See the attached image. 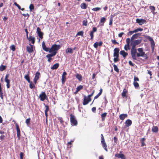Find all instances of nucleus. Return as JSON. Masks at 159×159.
<instances>
[{
    "mask_svg": "<svg viewBox=\"0 0 159 159\" xmlns=\"http://www.w3.org/2000/svg\"><path fill=\"white\" fill-rule=\"evenodd\" d=\"M75 76L76 78L77 79L79 80V81H82V77L81 75L79 74H76Z\"/></svg>",
    "mask_w": 159,
    "mask_h": 159,
    "instance_id": "nucleus-36",
    "label": "nucleus"
},
{
    "mask_svg": "<svg viewBox=\"0 0 159 159\" xmlns=\"http://www.w3.org/2000/svg\"><path fill=\"white\" fill-rule=\"evenodd\" d=\"M134 82H137V81H139V78L137 77H136L135 76H134Z\"/></svg>",
    "mask_w": 159,
    "mask_h": 159,
    "instance_id": "nucleus-52",
    "label": "nucleus"
},
{
    "mask_svg": "<svg viewBox=\"0 0 159 159\" xmlns=\"http://www.w3.org/2000/svg\"><path fill=\"white\" fill-rule=\"evenodd\" d=\"M10 48L13 51H15L16 50L15 46L14 45H11L10 47Z\"/></svg>",
    "mask_w": 159,
    "mask_h": 159,
    "instance_id": "nucleus-50",
    "label": "nucleus"
},
{
    "mask_svg": "<svg viewBox=\"0 0 159 159\" xmlns=\"http://www.w3.org/2000/svg\"><path fill=\"white\" fill-rule=\"evenodd\" d=\"M6 137V136L4 135H0V139L1 141L3 140Z\"/></svg>",
    "mask_w": 159,
    "mask_h": 159,
    "instance_id": "nucleus-55",
    "label": "nucleus"
},
{
    "mask_svg": "<svg viewBox=\"0 0 159 159\" xmlns=\"http://www.w3.org/2000/svg\"><path fill=\"white\" fill-rule=\"evenodd\" d=\"M16 128L17 131V137L18 138V139H20V130L19 127V126L17 124H16Z\"/></svg>",
    "mask_w": 159,
    "mask_h": 159,
    "instance_id": "nucleus-15",
    "label": "nucleus"
},
{
    "mask_svg": "<svg viewBox=\"0 0 159 159\" xmlns=\"http://www.w3.org/2000/svg\"><path fill=\"white\" fill-rule=\"evenodd\" d=\"M14 4L16 6V7H17L19 9V10H20L21 9V7L18 4H17L16 2H15L14 3Z\"/></svg>",
    "mask_w": 159,
    "mask_h": 159,
    "instance_id": "nucleus-57",
    "label": "nucleus"
},
{
    "mask_svg": "<svg viewBox=\"0 0 159 159\" xmlns=\"http://www.w3.org/2000/svg\"><path fill=\"white\" fill-rule=\"evenodd\" d=\"M102 88L100 90V92L94 98V100L98 98L102 94Z\"/></svg>",
    "mask_w": 159,
    "mask_h": 159,
    "instance_id": "nucleus-35",
    "label": "nucleus"
},
{
    "mask_svg": "<svg viewBox=\"0 0 159 159\" xmlns=\"http://www.w3.org/2000/svg\"><path fill=\"white\" fill-rule=\"evenodd\" d=\"M130 48V44L128 45V44H125L124 46V49L125 50L127 51L128 50H129Z\"/></svg>",
    "mask_w": 159,
    "mask_h": 159,
    "instance_id": "nucleus-42",
    "label": "nucleus"
},
{
    "mask_svg": "<svg viewBox=\"0 0 159 159\" xmlns=\"http://www.w3.org/2000/svg\"><path fill=\"white\" fill-rule=\"evenodd\" d=\"M28 39L30 42H31L33 44H34L35 42V38L31 36H30L29 38H28Z\"/></svg>",
    "mask_w": 159,
    "mask_h": 159,
    "instance_id": "nucleus-19",
    "label": "nucleus"
},
{
    "mask_svg": "<svg viewBox=\"0 0 159 159\" xmlns=\"http://www.w3.org/2000/svg\"><path fill=\"white\" fill-rule=\"evenodd\" d=\"M39 98L41 101H43L45 99H48V97L45 92H42L39 95Z\"/></svg>",
    "mask_w": 159,
    "mask_h": 159,
    "instance_id": "nucleus-7",
    "label": "nucleus"
},
{
    "mask_svg": "<svg viewBox=\"0 0 159 159\" xmlns=\"http://www.w3.org/2000/svg\"><path fill=\"white\" fill-rule=\"evenodd\" d=\"M106 21V18L105 17H102L101 19L100 23H104Z\"/></svg>",
    "mask_w": 159,
    "mask_h": 159,
    "instance_id": "nucleus-58",
    "label": "nucleus"
},
{
    "mask_svg": "<svg viewBox=\"0 0 159 159\" xmlns=\"http://www.w3.org/2000/svg\"><path fill=\"white\" fill-rule=\"evenodd\" d=\"M94 33H93V32H90V35L91 37V39L92 40H93V38L94 37V35H93Z\"/></svg>",
    "mask_w": 159,
    "mask_h": 159,
    "instance_id": "nucleus-51",
    "label": "nucleus"
},
{
    "mask_svg": "<svg viewBox=\"0 0 159 159\" xmlns=\"http://www.w3.org/2000/svg\"><path fill=\"white\" fill-rule=\"evenodd\" d=\"M133 84L136 89H139V83L137 82H134L133 83Z\"/></svg>",
    "mask_w": 159,
    "mask_h": 159,
    "instance_id": "nucleus-32",
    "label": "nucleus"
},
{
    "mask_svg": "<svg viewBox=\"0 0 159 159\" xmlns=\"http://www.w3.org/2000/svg\"><path fill=\"white\" fill-rule=\"evenodd\" d=\"M141 34V33H139L134 34L132 36L131 38V41L133 40L134 39H137L139 36Z\"/></svg>",
    "mask_w": 159,
    "mask_h": 159,
    "instance_id": "nucleus-21",
    "label": "nucleus"
},
{
    "mask_svg": "<svg viewBox=\"0 0 159 159\" xmlns=\"http://www.w3.org/2000/svg\"><path fill=\"white\" fill-rule=\"evenodd\" d=\"M81 8L82 9H86L87 7V5L84 3H82L80 4Z\"/></svg>",
    "mask_w": 159,
    "mask_h": 159,
    "instance_id": "nucleus-37",
    "label": "nucleus"
},
{
    "mask_svg": "<svg viewBox=\"0 0 159 159\" xmlns=\"http://www.w3.org/2000/svg\"><path fill=\"white\" fill-rule=\"evenodd\" d=\"M128 117V115L127 114H122L120 115V119L122 120H124L125 118Z\"/></svg>",
    "mask_w": 159,
    "mask_h": 159,
    "instance_id": "nucleus-22",
    "label": "nucleus"
},
{
    "mask_svg": "<svg viewBox=\"0 0 159 159\" xmlns=\"http://www.w3.org/2000/svg\"><path fill=\"white\" fill-rule=\"evenodd\" d=\"M136 22L139 24V25H142V24H144L146 22V21L144 19H137L136 20Z\"/></svg>",
    "mask_w": 159,
    "mask_h": 159,
    "instance_id": "nucleus-16",
    "label": "nucleus"
},
{
    "mask_svg": "<svg viewBox=\"0 0 159 159\" xmlns=\"http://www.w3.org/2000/svg\"><path fill=\"white\" fill-rule=\"evenodd\" d=\"M148 72V73L150 75V79H151L152 77V72L150 70H147Z\"/></svg>",
    "mask_w": 159,
    "mask_h": 159,
    "instance_id": "nucleus-60",
    "label": "nucleus"
},
{
    "mask_svg": "<svg viewBox=\"0 0 159 159\" xmlns=\"http://www.w3.org/2000/svg\"><path fill=\"white\" fill-rule=\"evenodd\" d=\"M137 50L139 52V53H137L136 54L137 57H147V55L145 54V52L143 51L142 48H138Z\"/></svg>",
    "mask_w": 159,
    "mask_h": 159,
    "instance_id": "nucleus-4",
    "label": "nucleus"
},
{
    "mask_svg": "<svg viewBox=\"0 0 159 159\" xmlns=\"http://www.w3.org/2000/svg\"><path fill=\"white\" fill-rule=\"evenodd\" d=\"M42 47L43 49L46 52H49V48H47L46 47V46L45 44V43L44 42H43L42 43Z\"/></svg>",
    "mask_w": 159,
    "mask_h": 159,
    "instance_id": "nucleus-23",
    "label": "nucleus"
},
{
    "mask_svg": "<svg viewBox=\"0 0 159 159\" xmlns=\"http://www.w3.org/2000/svg\"><path fill=\"white\" fill-rule=\"evenodd\" d=\"M91 98H89L88 96L86 97L85 95H84L83 102V105H85L88 104L91 101Z\"/></svg>",
    "mask_w": 159,
    "mask_h": 159,
    "instance_id": "nucleus-6",
    "label": "nucleus"
},
{
    "mask_svg": "<svg viewBox=\"0 0 159 159\" xmlns=\"http://www.w3.org/2000/svg\"><path fill=\"white\" fill-rule=\"evenodd\" d=\"M121 151H120V153H121ZM124 156L125 155L122 153H117L115 155V156L116 157L118 158H121V159H122Z\"/></svg>",
    "mask_w": 159,
    "mask_h": 159,
    "instance_id": "nucleus-27",
    "label": "nucleus"
},
{
    "mask_svg": "<svg viewBox=\"0 0 159 159\" xmlns=\"http://www.w3.org/2000/svg\"><path fill=\"white\" fill-rule=\"evenodd\" d=\"M101 9V8L99 7H97L95 8H93L92 9V10L93 11H97L100 10Z\"/></svg>",
    "mask_w": 159,
    "mask_h": 159,
    "instance_id": "nucleus-48",
    "label": "nucleus"
},
{
    "mask_svg": "<svg viewBox=\"0 0 159 159\" xmlns=\"http://www.w3.org/2000/svg\"><path fill=\"white\" fill-rule=\"evenodd\" d=\"M45 107H46V109L45 111V116L46 117V121H47V118L48 116V112L49 110V106L48 105H46L45 106Z\"/></svg>",
    "mask_w": 159,
    "mask_h": 159,
    "instance_id": "nucleus-20",
    "label": "nucleus"
},
{
    "mask_svg": "<svg viewBox=\"0 0 159 159\" xmlns=\"http://www.w3.org/2000/svg\"><path fill=\"white\" fill-rule=\"evenodd\" d=\"M67 73L66 71L63 72L61 76V82L62 84H64L66 80V76Z\"/></svg>",
    "mask_w": 159,
    "mask_h": 159,
    "instance_id": "nucleus-13",
    "label": "nucleus"
},
{
    "mask_svg": "<svg viewBox=\"0 0 159 159\" xmlns=\"http://www.w3.org/2000/svg\"><path fill=\"white\" fill-rule=\"evenodd\" d=\"M152 131L154 133H157L158 131V129L157 126H154L152 128Z\"/></svg>",
    "mask_w": 159,
    "mask_h": 159,
    "instance_id": "nucleus-34",
    "label": "nucleus"
},
{
    "mask_svg": "<svg viewBox=\"0 0 159 159\" xmlns=\"http://www.w3.org/2000/svg\"><path fill=\"white\" fill-rule=\"evenodd\" d=\"M30 47L28 46H27V51L29 53H31L33 52V46L30 43L29 44Z\"/></svg>",
    "mask_w": 159,
    "mask_h": 159,
    "instance_id": "nucleus-14",
    "label": "nucleus"
},
{
    "mask_svg": "<svg viewBox=\"0 0 159 159\" xmlns=\"http://www.w3.org/2000/svg\"><path fill=\"white\" fill-rule=\"evenodd\" d=\"M59 64L58 63H56L51 67V69L53 70L57 69L59 67Z\"/></svg>",
    "mask_w": 159,
    "mask_h": 159,
    "instance_id": "nucleus-28",
    "label": "nucleus"
},
{
    "mask_svg": "<svg viewBox=\"0 0 159 159\" xmlns=\"http://www.w3.org/2000/svg\"><path fill=\"white\" fill-rule=\"evenodd\" d=\"M120 54L124 58H125L128 55V53L125 52L124 50H122L120 51Z\"/></svg>",
    "mask_w": 159,
    "mask_h": 159,
    "instance_id": "nucleus-24",
    "label": "nucleus"
},
{
    "mask_svg": "<svg viewBox=\"0 0 159 159\" xmlns=\"http://www.w3.org/2000/svg\"><path fill=\"white\" fill-rule=\"evenodd\" d=\"M24 153L22 152H21L20 153V159H23V156Z\"/></svg>",
    "mask_w": 159,
    "mask_h": 159,
    "instance_id": "nucleus-64",
    "label": "nucleus"
},
{
    "mask_svg": "<svg viewBox=\"0 0 159 159\" xmlns=\"http://www.w3.org/2000/svg\"><path fill=\"white\" fill-rule=\"evenodd\" d=\"M141 41L142 40L141 39L135 40L132 41L131 43L132 47L135 48V46L139 44Z\"/></svg>",
    "mask_w": 159,
    "mask_h": 159,
    "instance_id": "nucleus-10",
    "label": "nucleus"
},
{
    "mask_svg": "<svg viewBox=\"0 0 159 159\" xmlns=\"http://www.w3.org/2000/svg\"><path fill=\"white\" fill-rule=\"evenodd\" d=\"M36 32L38 34L39 37L41 39H42L43 38V33L41 31V29L39 27H37Z\"/></svg>",
    "mask_w": 159,
    "mask_h": 159,
    "instance_id": "nucleus-12",
    "label": "nucleus"
},
{
    "mask_svg": "<svg viewBox=\"0 0 159 159\" xmlns=\"http://www.w3.org/2000/svg\"><path fill=\"white\" fill-rule=\"evenodd\" d=\"M101 142L105 141L104 137H103V135L102 134H101Z\"/></svg>",
    "mask_w": 159,
    "mask_h": 159,
    "instance_id": "nucleus-61",
    "label": "nucleus"
},
{
    "mask_svg": "<svg viewBox=\"0 0 159 159\" xmlns=\"http://www.w3.org/2000/svg\"><path fill=\"white\" fill-rule=\"evenodd\" d=\"M73 52V49L71 48H68L66 50V53H70V54H72Z\"/></svg>",
    "mask_w": 159,
    "mask_h": 159,
    "instance_id": "nucleus-26",
    "label": "nucleus"
},
{
    "mask_svg": "<svg viewBox=\"0 0 159 159\" xmlns=\"http://www.w3.org/2000/svg\"><path fill=\"white\" fill-rule=\"evenodd\" d=\"M107 113L106 112H104L102 114L101 117L102 118V121L105 120V118L107 116Z\"/></svg>",
    "mask_w": 159,
    "mask_h": 159,
    "instance_id": "nucleus-33",
    "label": "nucleus"
},
{
    "mask_svg": "<svg viewBox=\"0 0 159 159\" xmlns=\"http://www.w3.org/2000/svg\"><path fill=\"white\" fill-rule=\"evenodd\" d=\"M83 88V86L81 85H80V86L77 87L76 88V89L79 91H80V90L82 89Z\"/></svg>",
    "mask_w": 159,
    "mask_h": 159,
    "instance_id": "nucleus-49",
    "label": "nucleus"
},
{
    "mask_svg": "<svg viewBox=\"0 0 159 159\" xmlns=\"http://www.w3.org/2000/svg\"><path fill=\"white\" fill-rule=\"evenodd\" d=\"M113 19L112 17H110L109 20V25H111L112 24Z\"/></svg>",
    "mask_w": 159,
    "mask_h": 159,
    "instance_id": "nucleus-53",
    "label": "nucleus"
},
{
    "mask_svg": "<svg viewBox=\"0 0 159 159\" xmlns=\"http://www.w3.org/2000/svg\"><path fill=\"white\" fill-rule=\"evenodd\" d=\"M146 38L148 39L151 43V45L152 50H153L155 47V43L152 38L150 36H147Z\"/></svg>",
    "mask_w": 159,
    "mask_h": 159,
    "instance_id": "nucleus-8",
    "label": "nucleus"
},
{
    "mask_svg": "<svg viewBox=\"0 0 159 159\" xmlns=\"http://www.w3.org/2000/svg\"><path fill=\"white\" fill-rule=\"evenodd\" d=\"M30 73V71L28 72V74L24 76V78L28 81V83L30 82V80L29 76V74Z\"/></svg>",
    "mask_w": 159,
    "mask_h": 159,
    "instance_id": "nucleus-25",
    "label": "nucleus"
},
{
    "mask_svg": "<svg viewBox=\"0 0 159 159\" xmlns=\"http://www.w3.org/2000/svg\"><path fill=\"white\" fill-rule=\"evenodd\" d=\"M29 8L30 11H32L34 9V6L32 4H31L29 6Z\"/></svg>",
    "mask_w": 159,
    "mask_h": 159,
    "instance_id": "nucleus-45",
    "label": "nucleus"
},
{
    "mask_svg": "<svg viewBox=\"0 0 159 159\" xmlns=\"http://www.w3.org/2000/svg\"><path fill=\"white\" fill-rule=\"evenodd\" d=\"M112 65H113L114 68V70H115V71L117 72H119V69L118 68L117 66L114 64H112Z\"/></svg>",
    "mask_w": 159,
    "mask_h": 159,
    "instance_id": "nucleus-41",
    "label": "nucleus"
},
{
    "mask_svg": "<svg viewBox=\"0 0 159 159\" xmlns=\"http://www.w3.org/2000/svg\"><path fill=\"white\" fill-rule=\"evenodd\" d=\"M61 46L60 45L54 44L52 45L51 48L49 49V52L51 53H56V54L57 51L60 48Z\"/></svg>",
    "mask_w": 159,
    "mask_h": 159,
    "instance_id": "nucleus-2",
    "label": "nucleus"
},
{
    "mask_svg": "<svg viewBox=\"0 0 159 159\" xmlns=\"http://www.w3.org/2000/svg\"><path fill=\"white\" fill-rule=\"evenodd\" d=\"M128 93L127 90L125 88L124 89L123 92L121 93V95L123 98H127L128 97V96L127 95V93Z\"/></svg>",
    "mask_w": 159,
    "mask_h": 159,
    "instance_id": "nucleus-18",
    "label": "nucleus"
},
{
    "mask_svg": "<svg viewBox=\"0 0 159 159\" xmlns=\"http://www.w3.org/2000/svg\"><path fill=\"white\" fill-rule=\"evenodd\" d=\"M6 66L3 65L2 64L0 66V70L1 71H2L6 69Z\"/></svg>",
    "mask_w": 159,
    "mask_h": 159,
    "instance_id": "nucleus-39",
    "label": "nucleus"
},
{
    "mask_svg": "<svg viewBox=\"0 0 159 159\" xmlns=\"http://www.w3.org/2000/svg\"><path fill=\"white\" fill-rule=\"evenodd\" d=\"M111 41L112 43L113 44H119V43L118 42H116V40L115 39H112L111 40Z\"/></svg>",
    "mask_w": 159,
    "mask_h": 159,
    "instance_id": "nucleus-54",
    "label": "nucleus"
},
{
    "mask_svg": "<svg viewBox=\"0 0 159 159\" xmlns=\"http://www.w3.org/2000/svg\"><path fill=\"white\" fill-rule=\"evenodd\" d=\"M134 33V31H130L129 32L127 33L128 36H130L133 34Z\"/></svg>",
    "mask_w": 159,
    "mask_h": 159,
    "instance_id": "nucleus-56",
    "label": "nucleus"
},
{
    "mask_svg": "<svg viewBox=\"0 0 159 159\" xmlns=\"http://www.w3.org/2000/svg\"><path fill=\"white\" fill-rule=\"evenodd\" d=\"M40 74V73L39 72L37 71L35 73V77H34V79H36L38 80L39 78Z\"/></svg>",
    "mask_w": 159,
    "mask_h": 159,
    "instance_id": "nucleus-30",
    "label": "nucleus"
},
{
    "mask_svg": "<svg viewBox=\"0 0 159 159\" xmlns=\"http://www.w3.org/2000/svg\"><path fill=\"white\" fill-rule=\"evenodd\" d=\"M10 75V74L8 73L7 74L5 77V81L7 83V88L9 89L10 88V80L8 79V78L9 76Z\"/></svg>",
    "mask_w": 159,
    "mask_h": 159,
    "instance_id": "nucleus-9",
    "label": "nucleus"
},
{
    "mask_svg": "<svg viewBox=\"0 0 159 159\" xmlns=\"http://www.w3.org/2000/svg\"><path fill=\"white\" fill-rule=\"evenodd\" d=\"M93 46L95 48H97L98 46V43L97 42L93 44Z\"/></svg>",
    "mask_w": 159,
    "mask_h": 159,
    "instance_id": "nucleus-62",
    "label": "nucleus"
},
{
    "mask_svg": "<svg viewBox=\"0 0 159 159\" xmlns=\"http://www.w3.org/2000/svg\"><path fill=\"white\" fill-rule=\"evenodd\" d=\"M56 55V53L54 52L53 53H51L48 54L46 56V57L48 58V61L50 62H51L52 59V57H54Z\"/></svg>",
    "mask_w": 159,
    "mask_h": 159,
    "instance_id": "nucleus-11",
    "label": "nucleus"
},
{
    "mask_svg": "<svg viewBox=\"0 0 159 159\" xmlns=\"http://www.w3.org/2000/svg\"><path fill=\"white\" fill-rule=\"evenodd\" d=\"M143 30V29L141 28H137L134 30V33H137L139 31H142Z\"/></svg>",
    "mask_w": 159,
    "mask_h": 159,
    "instance_id": "nucleus-46",
    "label": "nucleus"
},
{
    "mask_svg": "<svg viewBox=\"0 0 159 159\" xmlns=\"http://www.w3.org/2000/svg\"><path fill=\"white\" fill-rule=\"evenodd\" d=\"M101 143L102 145V146L103 148L104 149L105 151H107V145L106 144V143H105V141H104L103 142H101Z\"/></svg>",
    "mask_w": 159,
    "mask_h": 159,
    "instance_id": "nucleus-31",
    "label": "nucleus"
},
{
    "mask_svg": "<svg viewBox=\"0 0 159 159\" xmlns=\"http://www.w3.org/2000/svg\"><path fill=\"white\" fill-rule=\"evenodd\" d=\"M83 34H84V32L83 31H80L79 32H78V33H77V34H76V36L80 35V36H81L83 37Z\"/></svg>",
    "mask_w": 159,
    "mask_h": 159,
    "instance_id": "nucleus-47",
    "label": "nucleus"
},
{
    "mask_svg": "<svg viewBox=\"0 0 159 159\" xmlns=\"http://www.w3.org/2000/svg\"><path fill=\"white\" fill-rule=\"evenodd\" d=\"M30 120L31 119L30 118H29L26 119L25 120V123H26L27 125H29L30 124Z\"/></svg>",
    "mask_w": 159,
    "mask_h": 159,
    "instance_id": "nucleus-44",
    "label": "nucleus"
},
{
    "mask_svg": "<svg viewBox=\"0 0 159 159\" xmlns=\"http://www.w3.org/2000/svg\"><path fill=\"white\" fill-rule=\"evenodd\" d=\"M88 21L86 19L84 20L82 22V25L83 26H86L87 25Z\"/></svg>",
    "mask_w": 159,
    "mask_h": 159,
    "instance_id": "nucleus-43",
    "label": "nucleus"
},
{
    "mask_svg": "<svg viewBox=\"0 0 159 159\" xmlns=\"http://www.w3.org/2000/svg\"><path fill=\"white\" fill-rule=\"evenodd\" d=\"M0 97L2 99L3 98V93L2 90V88L1 87V84L0 83Z\"/></svg>",
    "mask_w": 159,
    "mask_h": 159,
    "instance_id": "nucleus-29",
    "label": "nucleus"
},
{
    "mask_svg": "<svg viewBox=\"0 0 159 159\" xmlns=\"http://www.w3.org/2000/svg\"><path fill=\"white\" fill-rule=\"evenodd\" d=\"M132 121L130 119L127 120L125 122V127H129L132 125Z\"/></svg>",
    "mask_w": 159,
    "mask_h": 159,
    "instance_id": "nucleus-17",
    "label": "nucleus"
},
{
    "mask_svg": "<svg viewBox=\"0 0 159 159\" xmlns=\"http://www.w3.org/2000/svg\"><path fill=\"white\" fill-rule=\"evenodd\" d=\"M58 120L59 121L61 124L62 125H63V123L64 121L63 120V118L61 117H57Z\"/></svg>",
    "mask_w": 159,
    "mask_h": 159,
    "instance_id": "nucleus-40",
    "label": "nucleus"
},
{
    "mask_svg": "<svg viewBox=\"0 0 159 159\" xmlns=\"http://www.w3.org/2000/svg\"><path fill=\"white\" fill-rule=\"evenodd\" d=\"M29 87L31 89H34L35 88V86L34 84L32 82L30 81V82L29 83Z\"/></svg>",
    "mask_w": 159,
    "mask_h": 159,
    "instance_id": "nucleus-38",
    "label": "nucleus"
},
{
    "mask_svg": "<svg viewBox=\"0 0 159 159\" xmlns=\"http://www.w3.org/2000/svg\"><path fill=\"white\" fill-rule=\"evenodd\" d=\"M137 49L135 47H132L131 50V54L132 58L133 59L136 60V54L137 53Z\"/></svg>",
    "mask_w": 159,
    "mask_h": 159,
    "instance_id": "nucleus-3",
    "label": "nucleus"
},
{
    "mask_svg": "<svg viewBox=\"0 0 159 159\" xmlns=\"http://www.w3.org/2000/svg\"><path fill=\"white\" fill-rule=\"evenodd\" d=\"M120 50V48H116L114 50L113 57L114 58L113 61L115 62H116L120 61L119 58Z\"/></svg>",
    "mask_w": 159,
    "mask_h": 159,
    "instance_id": "nucleus-1",
    "label": "nucleus"
},
{
    "mask_svg": "<svg viewBox=\"0 0 159 159\" xmlns=\"http://www.w3.org/2000/svg\"><path fill=\"white\" fill-rule=\"evenodd\" d=\"M126 41L127 44H128V45H129V44H130V39L129 38L126 39Z\"/></svg>",
    "mask_w": 159,
    "mask_h": 159,
    "instance_id": "nucleus-59",
    "label": "nucleus"
},
{
    "mask_svg": "<svg viewBox=\"0 0 159 159\" xmlns=\"http://www.w3.org/2000/svg\"><path fill=\"white\" fill-rule=\"evenodd\" d=\"M129 65L130 66H133V67H134V64H133L132 62L131 61H129Z\"/></svg>",
    "mask_w": 159,
    "mask_h": 159,
    "instance_id": "nucleus-63",
    "label": "nucleus"
},
{
    "mask_svg": "<svg viewBox=\"0 0 159 159\" xmlns=\"http://www.w3.org/2000/svg\"><path fill=\"white\" fill-rule=\"evenodd\" d=\"M70 119L71 123L73 125H76L78 124L77 120L75 119V116L70 114Z\"/></svg>",
    "mask_w": 159,
    "mask_h": 159,
    "instance_id": "nucleus-5",
    "label": "nucleus"
}]
</instances>
